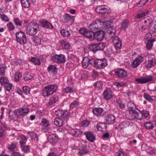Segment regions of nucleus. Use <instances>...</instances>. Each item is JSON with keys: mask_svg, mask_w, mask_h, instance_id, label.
<instances>
[{"mask_svg": "<svg viewBox=\"0 0 156 156\" xmlns=\"http://www.w3.org/2000/svg\"><path fill=\"white\" fill-rule=\"evenodd\" d=\"M144 58L143 57L140 56L138 57L132 62L131 67L134 68H137L140 64L144 61Z\"/></svg>", "mask_w": 156, "mask_h": 156, "instance_id": "obj_16", "label": "nucleus"}, {"mask_svg": "<svg viewBox=\"0 0 156 156\" xmlns=\"http://www.w3.org/2000/svg\"><path fill=\"white\" fill-rule=\"evenodd\" d=\"M17 113L19 116L24 117L29 112V108L25 107H22L18 108Z\"/></svg>", "mask_w": 156, "mask_h": 156, "instance_id": "obj_15", "label": "nucleus"}, {"mask_svg": "<svg viewBox=\"0 0 156 156\" xmlns=\"http://www.w3.org/2000/svg\"><path fill=\"white\" fill-rule=\"evenodd\" d=\"M21 2L23 8H28L30 7V2L29 0H21Z\"/></svg>", "mask_w": 156, "mask_h": 156, "instance_id": "obj_32", "label": "nucleus"}, {"mask_svg": "<svg viewBox=\"0 0 156 156\" xmlns=\"http://www.w3.org/2000/svg\"><path fill=\"white\" fill-rule=\"evenodd\" d=\"M51 59L53 62L58 63H64L66 61L65 57L62 54L52 56Z\"/></svg>", "mask_w": 156, "mask_h": 156, "instance_id": "obj_10", "label": "nucleus"}, {"mask_svg": "<svg viewBox=\"0 0 156 156\" xmlns=\"http://www.w3.org/2000/svg\"><path fill=\"white\" fill-rule=\"evenodd\" d=\"M138 110V112H137L136 110H132L130 111L129 113L133 119L141 120H142V117L141 111L139 109Z\"/></svg>", "mask_w": 156, "mask_h": 156, "instance_id": "obj_11", "label": "nucleus"}, {"mask_svg": "<svg viewBox=\"0 0 156 156\" xmlns=\"http://www.w3.org/2000/svg\"><path fill=\"white\" fill-rule=\"evenodd\" d=\"M58 88L56 85H48L44 87L41 94L44 97L52 95Z\"/></svg>", "mask_w": 156, "mask_h": 156, "instance_id": "obj_2", "label": "nucleus"}, {"mask_svg": "<svg viewBox=\"0 0 156 156\" xmlns=\"http://www.w3.org/2000/svg\"><path fill=\"white\" fill-rule=\"evenodd\" d=\"M48 142L53 145H55L58 141V137L55 134H51L48 137Z\"/></svg>", "mask_w": 156, "mask_h": 156, "instance_id": "obj_23", "label": "nucleus"}, {"mask_svg": "<svg viewBox=\"0 0 156 156\" xmlns=\"http://www.w3.org/2000/svg\"><path fill=\"white\" fill-rule=\"evenodd\" d=\"M94 58L90 57H85L83 58L82 61L83 67L86 69L89 66H93V63L94 62Z\"/></svg>", "mask_w": 156, "mask_h": 156, "instance_id": "obj_6", "label": "nucleus"}, {"mask_svg": "<svg viewBox=\"0 0 156 156\" xmlns=\"http://www.w3.org/2000/svg\"><path fill=\"white\" fill-rule=\"evenodd\" d=\"M30 61L35 65H40L41 64L40 59L37 58L32 57Z\"/></svg>", "mask_w": 156, "mask_h": 156, "instance_id": "obj_50", "label": "nucleus"}, {"mask_svg": "<svg viewBox=\"0 0 156 156\" xmlns=\"http://www.w3.org/2000/svg\"><path fill=\"white\" fill-rule=\"evenodd\" d=\"M39 23L42 27L46 28L52 30L54 28L51 23L45 20L41 19L39 20Z\"/></svg>", "mask_w": 156, "mask_h": 156, "instance_id": "obj_19", "label": "nucleus"}, {"mask_svg": "<svg viewBox=\"0 0 156 156\" xmlns=\"http://www.w3.org/2000/svg\"><path fill=\"white\" fill-rule=\"evenodd\" d=\"M79 105V103L78 100H74L70 104L69 108L70 109H72L74 108H77Z\"/></svg>", "mask_w": 156, "mask_h": 156, "instance_id": "obj_37", "label": "nucleus"}, {"mask_svg": "<svg viewBox=\"0 0 156 156\" xmlns=\"http://www.w3.org/2000/svg\"><path fill=\"white\" fill-rule=\"evenodd\" d=\"M75 20V17L73 16H71L68 13H65L63 16V19L62 21L64 23H67L69 22L73 23Z\"/></svg>", "mask_w": 156, "mask_h": 156, "instance_id": "obj_20", "label": "nucleus"}, {"mask_svg": "<svg viewBox=\"0 0 156 156\" xmlns=\"http://www.w3.org/2000/svg\"><path fill=\"white\" fill-rule=\"evenodd\" d=\"M156 41L154 38H152L151 40L147 41L146 45V48L148 50H151L153 45V42Z\"/></svg>", "mask_w": 156, "mask_h": 156, "instance_id": "obj_27", "label": "nucleus"}, {"mask_svg": "<svg viewBox=\"0 0 156 156\" xmlns=\"http://www.w3.org/2000/svg\"><path fill=\"white\" fill-rule=\"evenodd\" d=\"M55 114L58 117L65 119L68 117V112L66 110L58 109L55 110Z\"/></svg>", "mask_w": 156, "mask_h": 156, "instance_id": "obj_12", "label": "nucleus"}, {"mask_svg": "<svg viewBox=\"0 0 156 156\" xmlns=\"http://www.w3.org/2000/svg\"><path fill=\"white\" fill-rule=\"evenodd\" d=\"M148 13V12H143L141 13L137 14L136 16V18L139 19L140 18L144 17L146 16Z\"/></svg>", "mask_w": 156, "mask_h": 156, "instance_id": "obj_63", "label": "nucleus"}, {"mask_svg": "<svg viewBox=\"0 0 156 156\" xmlns=\"http://www.w3.org/2000/svg\"><path fill=\"white\" fill-rule=\"evenodd\" d=\"M39 30V25L37 23L31 22L27 27V33L30 36H34Z\"/></svg>", "mask_w": 156, "mask_h": 156, "instance_id": "obj_1", "label": "nucleus"}, {"mask_svg": "<svg viewBox=\"0 0 156 156\" xmlns=\"http://www.w3.org/2000/svg\"><path fill=\"white\" fill-rule=\"evenodd\" d=\"M96 11L97 13L101 14H108L110 12L109 10L104 5L97 6L96 8Z\"/></svg>", "mask_w": 156, "mask_h": 156, "instance_id": "obj_13", "label": "nucleus"}, {"mask_svg": "<svg viewBox=\"0 0 156 156\" xmlns=\"http://www.w3.org/2000/svg\"><path fill=\"white\" fill-rule=\"evenodd\" d=\"M22 150L25 153H28L30 151V149L28 146H22L20 147Z\"/></svg>", "mask_w": 156, "mask_h": 156, "instance_id": "obj_56", "label": "nucleus"}, {"mask_svg": "<svg viewBox=\"0 0 156 156\" xmlns=\"http://www.w3.org/2000/svg\"><path fill=\"white\" fill-rule=\"evenodd\" d=\"M7 26L9 31L13 30L15 29V27L11 22H9L7 24Z\"/></svg>", "mask_w": 156, "mask_h": 156, "instance_id": "obj_57", "label": "nucleus"}, {"mask_svg": "<svg viewBox=\"0 0 156 156\" xmlns=\"http://www.w3.org/2000/svg\"><path fill=\"white\" fill-rule=\"evenodd\" d=\"M62 91L63 93H70L73 92L74 90L72 88L68 87L63 88L62 90Z\"/></svg>", "mask_w": 156, "mask_h": 156, "instance_id": "obj_52", "label": "nucleus"}, {"mask_svg": "<svg viewBox=\"0 0 156 156\" xmlns=\"http://www.w3.org/2000/svg\"><path fill=\"white\" fill-rule=\"evenodd\" d=\"M54 123L57 126H61L63 124V122L61 119L55 118L54 120Z\"/></svg>", "mask_w": 156, "mask_h": 156, "instance_id": "obj_45", "label": "nucleus"}, {"mask_svg": "<svg viewBox=\"0 0 156 156\" xmlns=\"http://www.w3.org/2000/svg\"><path fill=\"white\" fill-rule=\"evenodd\" d=\"M112 91L110 88H107L103 92V95L106 100H109L112 98Z\"/></svg>", "mask_w": 156, "mask_h": 156, "instance_id": "obj_18", "label": "nucleus"}, {"mask_svg": "<svg viewBox=\"0 0 156 156\" xmlns=\"http://www.w3.org/2000/svg\"><path fill=\"white\" fill-rule=\"evenodd\" d=\"M23 92L26 95L30 94V88L27 86H24L23 87Z\"/></svg>", "mask_w": 156, "mask_h": 156, "instance_id": "obj_60", "label": "nucleus"}, {"mask_svg": "<svg viewBox=\"0 0 156 156\" xmlns=\"http://www.w3.org/2000/svg\"><path fill=\"white\" fill-rule=\"evenodd\" d=\"M103 84L102 82L98 81L95 83L94 84V86L96 88H101L103 86Z\"/></svg>", "mask_w": 156, "mask_h": 156, "instance_id": "obj_62", "label": "nucleus"}, {"mask_svg": "<svg viewBox=\"0 0 156 156\" xmlns=\"http://www.w3.org/2000/svg\"><path fill=\"white\" fill-rule=\"evenodd\" d=\"M4 89L6 91H7L9 92H12V88L13 86V85L12 83H9L5 85L4 86Z\"/></svg>", "mask_w": 156, "mask_h": 156, "instance_id": "obj_38", "label": "nucleus"}, {"mask_svg": "<svg viewBox=\"0 0 156 156\" xmlns=\"http://www.w3.org/2000/svg\"><path fill=\"white\" fill-rule=\"evenodd\" d=\"M17 144V142H12L10 145H8V149L11 151H13L16 148Z\"/></svg>", "mask_w": 156, "mask_h": 156, "instance_id": "obj_42", "label": "nucleus"}, {"mask_svg": "<svg viewBox=\"0 0 156 156\" xmlns=\"http://www.w3.org/2000/svg\"><path fill=\"white\" fill-rule=\"evenodd\" d=\"M153 77L152 76L149 75L146 77L142 76L136 79L135 81L138 83L144 84L153 80Z\"/></svg>", "mask_w": 156, "mask_h": 156, "instance_id": "obj_7", "label": "nucleus"}, {"mask_svg": "<svg viewBox=\"0 0 156 156\" xmlns=\"http://www.w3.org/2000/svg\"><path fill=\"white\" fill-rule=\"evenodd\" d=\"M28 134L29 135L32 139H34L35 140L37 141L38 140V135L37 133L31 131H29Z\"/></svg>", "mask_w": 156, "mask_h": 156, "instance_id": "obj_44", "label": "nucleus"}, {"mask_svg": "<svg viewBox=\"0 0 156 156\" xmlns=\"http://www.w3.org/2000/svg\"><path fill=\"white\" fill-rule=\"evenodd\" d=\"M114 85L117 86L118 88L122 87L126 85V83L122 82H115L114 83Z\"/></svg>", "mask_w": 156, "mask_h": 156, "instance_id": "obj_59", "label": "nucleus"}, {"mask_svg": "<svg viewBox=\"0 0 156 156\" xmlns=\"http://www.w3.org/2000/svg\"><path fill=\"white\" fill-rule=\"evenodd\" d=\"M144 98L149 102H152L153 101V99L147 93H144Z\"/></svg>", "mask_w": 156, "mask_h": 156, "instance_id": "obj_53", "label": "nucleus"}, {"mask_svg": "<svg viewBox=\"0 0 156 156\" xmlns=\"http://www.w3.org/2000/svg\"><path fill=\"white\" fill-rule=\"evenodd\" d=\"M105 33L103 31L100 30L94 33V39H95L98 41L102 40L104 37Z\"/></svg>", "mask_w": 156, "mask_h": 156, "instance_id": "obj_21", "label": "nucleus"}, {"mask_svg": "<svg viewBox=\"0 0 156 156\" xmlns=\"http://www.w3.org/2000/svg\"><path fill=\"white\" fill-rule=\"evenodd\" d=\"M48 70L49 72H53L55 74L57 73V68L54 65H50L48 68Z\"/></svg>", "mask_w": 156, "mask_h": 156, "instance_id": "obj_40", "label": "nucleus"}, {"mask_svg": "<svg viewBox=\"0 0 156 156\" xmlns=\"http://www.w3.org/2000/svg\"><path fill=\"white\" fill-rule=\"evenodd\" d=\"M9 116L10 119L12 120H15V117L17 116V111H12L11 109L9 111Z\"/></svg>", "mask_w": 156, "mask_h": 156, "instance_id": "obj_35", "label": "nucleus"}, {"mask_svg": "<svg viewBox=\"0 0 156 156\" xmlns=\"http://www.w3.org/2000/svg\"><path fill=\"white\" fill-rule=\"evenodd\" d=\"M144 126L147 129H151L154 128V126L151 122H148L144 123Z\"/></svg>", "mask_w": 156, "mask_h": 156, "instance_id": "obj_47", "label": "nucleus"}, {"mask_svg": "<svg viewBox=\"0 0 156 156\" xmlns=\"http://www.w3.org/2000/svg\"><path fill=\"white\" fill-rule=\"evenodd\" d=\"M146 2L145 0H141L139 2L136 4V6L138 7H141L144 5Z\"/></svg>", "mask_w": 156, "mask_h": 156, "instance_id": "obj_61", "label": "nucleus"}, {"mask_svg": "<svg viewBox=\"0 0 156 156\" xmlns=\"http://www.w3.org/2000/svg\"><path fill=\"white\" fill-rule=\"evenodd\" d=\"M107 125L103 122L98 123L97 125V127L98 130L100 131H105L107 127Z\"/></svg>", "mask_w": 156, "mask_h": 156, "instance_id": "obj_28", "label": "nucleus"}, {"mask_svg": "<svg viewBox=\"0 0 156 156\" xmlns=\"http://www.w3.org/2000/svg\"><path fill=\"white\" fill-rule=\"evenodd\" d=\"M135 106V104L132 101H130L128 102L127 106L129 110V113L130 111L135 110L134 109Z\"/></svg>", "mask_w": 156, "mask_h": 156, "instance_id": "obj_49", "label": "nucleus"}, {"mask_svg": "<svg viewBox=\"0 0 156 156\" xmlns=\"http://www.w3.org/2000/svg\"><path fill=\"white\" fill-rule=\"evenodd\" d=\"M130 123V122L128 121H125L121 122L119 124V127L120 129H124L128 127Z\"/></svg>", "mask_w": 156, "mask_h": 156, "instance_id": "obj_30", "label": "nucleus"}, {"mask_svg": "<svg viewBox=\"0 0 156 156\" xmlns=\"http://www.w3.org/2000/svg\"><path fill=\"white\" fill-rule=\"evenodd\" d=\"M83 133L80 129H72L70 131V133L73 136H79Z\"/></svg>", "mask_w": 156, "mask_h": 156, "instance_id": "obj_31", "label": "nucleus"}, {"mask_svg": "<svg viewBox=\"0 0 156 156\" xmlns=\"http://www.w3.org/2000/svg\"><path fill=\"white\" fill-rule=\"evenodd\" d=\"M156 65V59L152 58L148 60V64L146 66L147 68H151L152 66H155Z\"/></svg>", "mask_w": 156, "mask_h": 156, "instance_id": "obj_29", "label": "nucleus"}, {"mask_svg": "<svg viewBox=\"0 0 156 156\" xmlns=\"http://www.w3.org/2000/svg\"><path fill=\"white\" fill-rule=\"evenodd\" d=\"M96 45L97 47V48L98 49V51L100 50H102L104 49L105 47L104 44L102 43H100L98 44H96Z\"/></svg>", "mask_w": 156, "mask_h": 156, "instance_id": "obj_58", "label": "nucleus"}, {"mask_svg": "<svg viewBox=\"0 0 156 156\" xmlns=\"http://www.w3.org/2000/svg\"><path fill=\"white\" fill-rule=\"evenodd\" d=\"M115 74L119 77L124 78L127 76V73L126 70L123 69H119L115 71Z\"/></svg>", "mask_w": 156, "mask_h": 156, "instance_id": "obj_17", "label": "nucleus"}, {"mask_svg": "<svg viewBox=\"0 0 156 156\" xmlns=\"http://www.w3.org/2000/svg\"><path fill=\"white\" fill-rule=\"evenodd\" d=\"M94 114L98 117L103 115V109L101 108H95L93 110Z\"/></svg>", "mask_w": 156, "mask_h": 156, "instance_id": "obj_26", "label": "nucleus"}, {"mask_svg": "<svg viewBox=\"0 0 156 156\" xmlns=\"http://www.w3.org/2000/svg\"><path fill=\"white\" fill-rule=\"evenodd\" d=\"M87 139L91 142H93L95 139L93 133L91 131H88L84 132Z\"/></svg>", "mask_w": 156, "mask_h": 156, "instance_id": "obj_22", "label": "nucleus"}, {"mask_svg": "<svg viewBox=\"0 0 156 156\" xmlns=\"http://www.w3.org/2000/svg\"><path fill=\"white\" fill-rule=\"evenodd\" d=\"M0 82L1 85L4 86L5 85L9 83V81L7 77L2 76L0 78Z\"/></svg>", "mask_w": 156, "mask_h": 156, "instance_id": "obj_39", "label": "nucleus"}, {"mask_svg": "<svg viewBox=\"0 0 156 156\" xmlns=\"http://www.w3.org/2000/svg\"><path fill=\"white\" fill-rule=\"evenodd\" d=\"M41 123L42 125L45 127H47L49 126V122L46 119H42Z\"/></svg>", "mask_w": 156, "mask_h": 156, "instance_id": "obj_64", "label": "nucleus"}, {"mask_svg": "<svg viewBox=\"0 0 156 156\" xmlns=\"http://www.w3.org/2000/svg\"><path fill=\"white\" fill-rule=\"evenodd\" d=\"M13 21L16 26L19 27L22 26V22L17 17L14 18Z\"/></svg>", "mask_w": 156, "mask_h": 156, "instance_id": "obj_51", "label": "nucleus"}, {"mask_svg": "<svg viewBox=\"0 0 156 156\" xmlns=\"http://www.w3.org/2000/svg\"><path fill=\"white\" fill-rule=\"evenodd\" d=\"M17 41L20 44L23 45L27 43V39L25 34L22 31L17 32L16 34Z\"/></svg>", "mask_w": 156, "mask_h": 156, "instance_id": "obj_4", "label": "nucleus"}, {"mask_svg": "<svg viewBox=\"0 0 156 156\" xmlns=\"http://www.w3.org/2000/svg\"><path fill=\"white\" fill-rule=\"evenodd\" d=\"M79 32L84 37L92 40L94 39V33L92 30H88L85 28H83L80 29Z\"/></svg>", "mask_w": 156, "mask_h": 156, "instance_id": "obj_8", "label": "nucleus"}, {"mask_svg": "<svg viewBox=\"0 0 156 156\" xmlns=\"http://www.w3.org/2000/svg\"><path fill=\"white\" fill-rule=\"evenodd\" d=\"M34 74L30 72L26 73L24 76V80L25 81H28L32 79Z\"/></svg>", "mask_w": 156, "mask_h": 156, "instance_id": "obj_33", "label": "nucleus"}, {"mask_svg": "<svg viewBox=\"0 0 156 156\" xmlns=\"http://www.w3.org/2000/svg\"><path fill=\"white\" fill-rule=\"evenodd\" d=\"M109 37L112 40V42L115 48L117 49H120L122 46V42L120 38L117 36H115V34L113 35V37H112L111 35H109Z\"/></svg>", "mask_w": 156, "mask_h": 156, "instance_id": "obj_9", "label": "nucleus"}, {"mask_svg": "<svg viewBox=\"0 0 156 156\" xmlns=\"http://www.w3.org/2000/svg\"><path fill=\"white\" fill-rule=\"evenodd\" d=\"M129 25V21L128 20H125L123 21L121 23V28L122 30H125Z\"/></svg>", "mask_w": 156, "mask_h": 156, "instance_id": "obj_36", "label": "nucleus"}, {"mask_svg": "<svg viewBox=\"0 0 156 156\" xmlns=\"http://www.w3.org/2000/svg\"><path fill=\"white\" fill-rule=\"evenodd\" d=\"M96 44H91L89 46V49L92 52L95 53L98 51Z\"/></svg>", "mask_w": 156, "mask_h": 156, "instance_id": "obj_46", "label": "nucleus"}, {"mask_svg": "<svg viewBox=\"0 0 156 156\" xmlns=\"http://www.w3.org/2000/svg\"><path fill=\"white\" fill-rule=\"evenodd\" d=\"M112 23L110 21H107L102 22L101 23V27L103 29H108L106 31V34L111 35L113 37V35L115 34L116 31L115 29H113L111 26Z\"/></svg>", "mask_w": 156, "mask_h": 156, "instance_id": "obj_3", "label": "nucleus"}, {"mask_svg": "<svg viewBox=\"0 0 156 156\" xmlns=\"http://www.w3.org/2000/svg\"><path fill=\"white\" fill-rule=\"evenodd\" d=\"M6 67L3 65L0 66V74L1 75L4 76L5 74V72Z\"/></svg>", "mask_w": 156, "mask_h": 156, "instance_id": "obj_54", "label": "nucleus"}, {"mask_svg": "<svg viewBox=\"0 0 156 156\" xmlns=\"http://www.w3.org/2000/svg\"><path fill=\"white\" fill-rule=\"evenodd\" d=\"M60 43L62 48L64 49H68L69 48V44L66 41L62 40L60 41Z\"/></svg>", "mask_w": 156, "mask_h": 156, "instance_id": "obj_34", "label": "nucleus"}, {"mask_svg": "<svg viewBox=\"0 0 156 156\" xmlns=\"http://www.w3.org/2000/svg\"><path fill=\"white\" fill-rule=\"evenodd\" d=\"M101 21L99 20H96L93 22L89 26V27L91 30H95L101 27Z\"/></svg>", "mask_w": 156, "mask_h": 156, "instance_id": "obj_14", "label": "nucleus"}, {"mask_svg": "<svg viewBox=\"0 0 156 156\" xmlns=\"http://www.w3.org/2000/svg\"><path fill=\"white\" fill-rule=\"evenodd\" d=\"M141 114H142V119L144 118L147 119L149 116L150 114L148 111L146 110H143L141 111Z\"/></svg>", "mask_w": 156, "mask_h": 156, "instance_id": "obj_48", "label": "nucleus"}, {"mask_svg": "<svg viewBox=\"0 0 156 156\" xmlns=\"http://www.w3.org/2000/svg\"><path fill=\"white\" fill-rule=\"evenodd\" d=\"M115 117L113 115H108L105 118L106 122L109 124H114L115 122Z\"/></svg>", "mask_w": 156, "mask_h": 156, "instance_id": "obj_24", "label": "nucleus"}, {"mask_svg": "<svg viewBox=\"0 0 156 156\" xmlns=\"http://www.w3.org/2000/svg\"><path fill=\"white\" fill-rule=\"evenodd\" d=\"M17 139L20 140L19 143L20 145V147H22V146H23L26 144L27 141V138L26 136L22 135L18 136L17 138Z\"/></svg>", "mask_w": 156, "mask_h": 156, "instance_id": "obj_25", "label": "nucleus"}, {"mask_svg": "<svg viewBox=\"0 0 156 156\" xmlns=\"http://www.w3.org/2000/svg\"><path fill=\"white\" fill-rule=\"evenodd\" d=\"M58 97L57 96H54L51 98L49 100L48 105H50L55 103L58 101Z\"/></svg>", "mask_w": 156, "mask_h": 156, "instance_id": "obj_43", "label": "nucleus"}, {"mask_svg": "<svg viewBox=\"0 0 156 156\" xmlns=\"http://www.w3.org/2000/svg\"><path fill=\"white\" fill-rule=\"evenodd\" d=\"M93 66L99 69H104L107 65V62L105 59H95L94 58Z\"/></svg>", "mask_w": 156, "mask_h": 156, "instance_id": "obj_5", "label": "nucleus"}, {"mask_svg": "<svg viewBox=\"0 0 156 156\" xmlns=\"http://www.w3.org/2000/svg\"><path fill=\"white\" fill-rule=\"evenodd\" d=\"M22 74L19 72H17L16 73L14 80L16 82H18L20 81V79L22 77Z\"/></svg>", "mask_w": 156, "mask_h": 156, "instance_id": "obj_55", "label": "nucleus"}, {"mask_svg": "<svg viewBox=\"0 0 156 156\" xmlns=\"http://www.w3.org/2000/svg\"><path fill=\"white\" fill-rule=\"evenodd\" d=\"M60 32L62 36L65 37H69L70 35L69 31L66 29H62Z\"/></svg>", "mask_w": 156, "mask_h": 156, "instance_id": "obj_41", "label": "nucleus"}]
</instances>
